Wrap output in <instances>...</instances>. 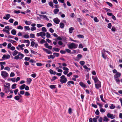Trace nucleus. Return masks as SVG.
Returning <instances> with one entry per match:
<instances>
[{"label":"nucleus","mask_w":122,"mask_h":122,"mask_svg":"<svg viewBox=\"0 0 122 122\" xmlns=\"http://www.w3.org/2000/svg\"><path fill=\"white\" fill-rule=\"evenodd\" d=\"M92 107L95 108H97V106L96 105L92 104Z\"/></svg>","instance_id":"61"},{"label":"nucleus","mask_w":122,"mask_h":122,"mask_svg":"<svg viewBox=\"0 0 122 122\" xmlns=\"http://www.w3.org/2000/svg\"><path fill=\"white\" fill-rule=\"evenodd\" d=\"M35 44V42L33 41H32L31 42V46L32 47H33L34 46Z\"/></svg>","instance_id":"53"},{"label":"nucleus","mask_w":122,"mask_h":122,"mask_svg":"<svg viewBox=\"0 0 122 122\" xmlns=\"http://www.w3.org/2000/svg\"><path fill=\"white\" fill-rule=\"evenodd\" d=\"M100 97L101 100L102 102L105 103L106 102V101L105 100H104L103 98V95H100Z\"/></svg>","instance_id":"22"},{"label":"nucleus","mask_w":122,"mask_h":122,"mask_svg":"<svg viewBox=\"0 0 122 122\" xmlns=\"http://www.w3.org/2000/svg\"><path fill=\"white\" fill-rule=\"evenodd\" d=\"M115 108V106L113 104H111L110 107V108L111 109H113Z\"/></svg>","instance_id":"33"},{"label":"nucleus","mask_w":122,"mask_h":122,"mask_svg":"<svg viewBox=\"0 0 122 122\" xmlns=\"http://www.w3.org/2000/svg\"><path fill=\"white\" fill-rule=\"evenodd\" d=\"M65 51L67 52L68 53H71V50L69 49H65Z\"/></svg>","instance_id":"48"},{"label":"nucleus","mask_w":122,"mask_h":122,"mask_svg":"<svg viewBox=\"0 0 122 122\" xmlns=\"http://www.w3.org/2000/svg\"><path fill=\"white\" fill-rule=\"evenodd\" d=\"M16 84H13L11 87V88L12 89H15L16 88Z\"/></svg>","instance_id":"31"},{"label":"nucleus","mask_w":122,"mask_h":122,"mask_svg":"<svg viewBox=\"0 0 122 122\" xmlns=\"http://www.w3.org/2000/svg\"><path fill=\"white\" fill-rule=\"evenodd\" d=\"M67 76L68 77H70L71 75L72 74V72H70L68 74H67Z\"/></svg>","instance_id":"63"},{"label":"nucleus","mask_w":122,"mask_h":122,"mask_svg":"<svg viewBox=\"0 0 122 122\" xmlns=\"http://www.w3.org/2000/svg\"><path fill=\"white\" fill-rule=\"evenodd\" d=\"M53 20L55 23H59L60 22V20L57 18L54 19Z\"/></svg>","instance_id":"15"},{"label":"nucleus","mask_w":122,"mask_h":122,"mask_svg":"<svg viewBox=\"0 0 122 122\" xmlns=\"http://www.w3.org/2000/svg\"><path fill=\"white\" fill-rule=\"evenodd\" d=\"M17 28L19 29L22 30L23 28L20 25L17 27Z\"/></svg>","instance_id":"59"},{"label":"nucleus","mask_w":122,"mask_h":122,"mask_svg":"<svg viewBox=\"0 0 122 122\" xmlns=\"http://www.w3.org/2000/svg\"><path fill=\"white\" fill-rule=\"evenodd\" d=\"M25 28L26 30H30V28L28 26H25L24 27Z\"/></svg>","instance_id":"57"},{"label":"nucleus","mask_w":122,"mask_h":122,"mask_svg":"<svg viewBox=\"0 0 122 122\" xmlns=\"http://www.w3.org/2000/svg\"><path fill=\"white\" fill-rule=\"evenodd\" d=\"M23 37L24 38L28 39L29 37V36L28 34H25L24 35Z\"/></svg>","instance_id":"32"},{"label":"nucleus","mask_w":122,"mask_h":122,"mask_svg":"<svg viewBox=\"0 0 122 122\" xmlns=\"http://www.w3.org/2000/svg\"><path fill=\"white\" fill-rule=\"evenodd\" d=\"M53 49L54 50V51H55L56 52H59V50L57 48H54Z\"/></svg>","instance_id":"28"},{"label":"nucleus","mask_w":122,"mask_h":122,"mask_svg":"<svg viewBox=\"0 0 122 122\" xmlns=\"http://www.w3.org/2000/svg\"><path fill=\"white\" fill-rule=\"evenodd\" d=\"M83 68L85 69L86 70H90V68H89L86 65H84L83 66Z\"/></svg>","instance_id":"42"},{"label":"nucleus","mask_w":122,"mask_h":122,"mask_svg":"<svg viewBox=\"0 0 122 122\" xmlns=\"http://www.w3.org/2000/svg\"><path fill=\"white\" fill-rule=\"evenodd\" d=\"M4 69L5 70H7L8 71H10V68L8 67H5L4 68Z\"/></svg>","instance_id":"52"},{"label":"nucleus","mask_w":122,"mask_h":122,"mask_svg":"<svg viewBox=\"0 0 122 122\" xmlns=\"http://www.w3.org/2000/svg\"><path fill=\"white\" fill-rule=\"evenodd\" d=\"M25 45L24 44H22L21 45H18V46L16 47V49L18 50H19L20 49L22 50H23L24 48L23 47H24Z\"/></svg>","instance_id":"6"},{"label":"nucleus","mask_w":122,"mask_h":122,"mask_svg":"<svg viewBox=\"0 0 122 122\" xmlns=\"http://www.w3.org/2000/svg\"><path fill=\"white\" fill-rule=\"evenodd\" d=\"M19 52H18L17 51L15 50L13 52L12 54L14 56H16L17 54H19Z\"/></svg>","instance_id":"16"},{"label":"nucleus","mask_w":122,"mask_h":122,"mask_svg":"<svg viewBox=\"0 0 122 122\" xmlns=\"http://www.w3.org/2000/svg\"><path fill=\"white\" fill-rule=\"evenodd\" d=\"M11 44L10 43H9L7 46V48L8 49H10V48L11 47Z\"/></svg>","instance_id":"51"},{"label":"nucleus","mask_w":122,"mask_h":122,"mask_svg":"<svg viewBox=\"0 0 122 122\" xmlns=\"http://www.w3.org/2000/svg\"><path fill=\"white\" fill-rule=\"evenodd\" d=\"M1 75L4 78L7 77L8 75V73L5 71H2L1 72Z\"/></svg>","instance_id":"4"},{"label":"nucleus","mask_w":122,"mask_h":122,"mask_svg":"<svg viewBox=\"0 0 122 122\" xmlns=\"http://www.w3.org/2000/svg\"><path fill=\"white\" fill-rule=\"evenodd\" d=\"M3 31L4 32H5L6 33H7L8 34H10V33L9 32V30H3Z\"/></svg>","instance_id":"43"},{"label":"nucleus","mask_w":122,"mask_h":122,"mask_svg":"<svg viewBox=\"0 0 122 122\" xmlns=\"http://www.w3.org/2000/svg\"><path fill=\"white\" fill-rule=\"evenodd\" d=\"M11 33L12 35H15L16 34V31L15 30L13 29L12 30Z\"/></svg>","instance_id":"23"},{"label":"nucleus","mask_w":122,"mask_h":122,"mask_svg":"<svg viewBox=\"0 0 122 122\" xmlns=\"http://www.w3.org/2000/svg\"><path fill=\"white\" fill-rule=\"evenodd\" d=\"M32 81L31 79L30 78H28L27 79V83L30 84L31 82Z\"/></svg>","instance_id":"18"},{"label":"nucleus","mask_w":122,"mask_h":122,"mask_svg":"<svg viewBox=\"0 0 122 122\" xmlns=\"http://www.w3.org/2000/svg\"><path fill=\"white\" fill-rule=\"evenodd\" d=\"M67 45L68 48L70 49L76 48L78 46V45L74 43H69Z\"/></svg>","instance_id":"1"},{"label":"nucleus","mask_w":122,"mask_h":122,"mask_svg":"<svg viewBox=\"0 0 122 122\" xmlns=\"http://www.w3.org/2000/svg\"><path fill=\"white\" fill-rule=\"evenodd\" d=\"M46 37L47 38H48L50 37L51 36L50 34L49 33H48V32H47L46 33Z\"/></svg>","instance_id":"41"},{"label":"nucleus","mask_w":122,"mask_h":122,"mask_svg":"<svg viewBox=\"0 0 122 122\" xmlns=\"http://www.w3.org/2000/svg\"><path fill=\"white\" fill-rule=\"evenodd\" d=\"M94 20L95 22H98L99 21V20L97 19V18L96 17H95L94 18Z\"/></svg>","instance_id":"56"},{"label":"nucleus","mask_w":122,"mask_h":122,"mask_svg":"<svg viewBox=\"0 0 122 122\" xmlns=\"http://www.w3.org/2000/svg\"><path fill=\"white\" fill-rule=\"evenodd\" d=\"M30 36L31 38H35V35L34 34L31 33L30 34Z\"/></svg>","instance_id":"30"},{"label":"nucleus","mask_w":122,"mask_h":122,"mask_svg":"<svg viewBox=\"0 0 122 122\" xmlns=\"http://www.w3.org/2000/svg\"><path fill=\"white\" fill-rule=\"evenodd\" d=\"M41 37L43 39H45V36L46 35V34L45 33L43 32H41Z\"/></svg>","instance_id":"14"},{"label":"nucleus","mask_w":122,"mask_h":122,"mask_svg":"<svg viewBox=\"0 0 122 122\" xmlns=\"http://www.w3.org/2000/svg\"><path fill=\"white\" fill-rule=\"evenodd\" d=\"M95 113L97 115H98L99 114V112L98 109H97Z\"/></svg>","instance_id":"49"},{"label":"nucleus","mask_w":122,"mask_h":122,"mask_svg":"<svg viewBox=\"0 0 122 122\" xmlns=\"http://www.w3.org/2000/svg\"><path fill=\"white\" fill-rule=\"evenodd\" d=\"M44 50L48 54H51L52 53V52L50 50H48L45 49Z\"/></svg>","instance_id":"26"},{"label":"nucleus","mask_w":122,"mask_h":122,"mask_svg":"<svg viewBox=\"0 0 122 122\" xmlns=\"http://www.w3.org/2000/svg\"><path fill=\"white\" fill-rule=\"evenodd\" d=\"M80 63L81 65L83 66L85 64V62L83 61H81L80 62Z\"/></svg>","instance_id":"40"},{"label":"nucleus","mask_w":122,"mask_h":122,"mask_svg":"<svg viewBox=\"0 0 122 122\" xmlns=\"http://www.w3.org/2000/svg\"><path fill=\"white\" fill-rule=\"evenodd\" d=\"M10 57V56L9 55H4L3 56L2 58L4 59H9Z\"/></svg>","instance_id":"7"},{"label":"nucleus","mask_w":122,"mask_h":122,"mask_svg":"<svg viewBox=\"0 0 122 122\" xmlns=\"http://www.w3.org/2000/svg\"><path fill=\"white\" fill-rule=\"evenodd\" d=\"M49 5L52 8L54 7L52 1H51L48 3Z\"/></svg>","instance_id":"20"},{"label":"nucleus","mask_w":122,"mask_h":122,"mask_svg":"<svg viewBox=\"0 0 122 122\" xmlns=\"http://www.w3.org/2000/svg\"><path fill=\"white\" fill-rule=\"evenodd\" d=\"M77 36L79 38H84V36L81 35H77Z\"/></svg>","instance_id":"35"},{"label":"nucleus","mask_w":122,"mask_h":122,"mask_svg":"<svg viewBox=\"0 0 122 122\" xmlns=\"http://www.w3.org/2000/svg\"><path fill=\"white\" fill-rule=\"evenodd\" d=\"M112 26L111 23H108L107 26L108 28L110 29L111 28Z\"/></svg>","instance_id":"64"},{"label":"nucleus","mask_w":122,"mask_h":122,"mask_svg":"<svg viewBox=\"0 0 122 122\" xmlns=\"http://www.w3.org/2000/svg\"><path fill=\"white\" fill-rule=\"evenodd\" d=\"M55 57V56H53L52 55H51L48 56V59H50L51 58L52 59H53Z\"/></svg>","instance_id":"27"},{"label":"nucleus","mask_w":122,"mask_h":122,"mask_svg":"<svg viewBox=\"0 0 122 122\" xmlns=\"http://www.w3.org/2000/svg\"><path fill=\"white\" fill-rule=\"evenodd\" d=\"M59 11V9H56L54 10L53 11V12L54 14H56Z\"/></svg>","instance_id":"24"},{"label":"nucleus","mask_w":122,"mask_h":122,"mask_svg":"<svg viewBox=\"0 0 122 122\" xmlns=\"http://www.w3.org/2000/svg\"><path fill=\"white\" fill-rule=\"evenodd\" d=\"M14 98L16 100H18L20 98L19 96H16Z\"/></svg>","instance_id":"36"},{"label":"nucleus","mask_w":122,"mask_h":122,"mask_svg":"<svg viewBox=\"0 0 122 122\" xmlns=\"http://www.w3.org/2000/svg\"><path fill=\"white\" fill-rule=\"evenodd\" d=\"M43 26V25L40 24H37V26L38 28L41 27Z\"/></svg>","instance_id":"60"},{"label":"nucleus","mask_w":122,"mask_h":122,"mask_svg":"<svg viewBox=\"0 0 122 122\" xmlns=\"http://www.w3.org/2000/svg\"><path fill=\"white\" fill-rule=\"evenodd\" d=\"M82 56V55L80 54H78L77 55V58L78 59L81 58Z\"/></svg>","instance_id":"58"},{"label":"nucleus","mask_w":122,"mask_h":122,"mask_svg":"<svg viewBox=\"0 0 122 122\" xmlns=\"http://www.w3.org/2000/svg\"><path fill=\"white\" fill-rule=\"evenodd\" d=\"M81 87L85 88L86 87V85L83 83L82 82L80 81L79 83Z\"/></svg>","instance_id":"10"},{"label":"nucleus","mask_w":122,"mask_h":122,"mask_svg":"<svg viewBox=\"0 0 122 122\" xmlns=\"http://www.w3.org/2000/svg\"><path fill=\"white\" fill-rule=\"evenodd\" d=\"M107 116L108 117L110 118L111 119H114L116 117L115 115L110 113H108L107 114Z\"/></svg>","instance_id":"5"},{"label":"nucleus","mask_w":122,"mask_h":122,"mask_svg":"<svg viewBox=\"0 0 122 122\" xmlns=\"http://www.w3.org/2000/svg\"><path fill=\"white\" fill-rule=\"evenodd\" d=\"M45 42V40L44 39H41L40 42V43L41 44H43Z\"/></svg>","instance_id":"38"},{"label":"nucleus","mask_w":122,"mask_h":122,"mask_svg":"<svg viewBox=\"0 0 122 122\" xmlns=\"http://www.w3.org/2000/svg\"><path fill=\"white\" fill-rule=\"evenodd\" d=\"M24 56V55L21 53L20 52H19V53L18 55L14 57V59L15 60H18L19 59H22L23 57Z\"/></svg>","instance_id":"2"},{"label":"nucleus","mask_w":122,"mask_h":122,"mask_svg":"<svg viewBox=\"0 0 122 122\" xmlns=\"http://www.w3.org/2000/svg\"><path fill=\"white\" fill-rule=\"evenodd\" d=\"M103 121L105 122H107L109 121V120L106 116H105L103 117Z\"/></svg>","instance_id":"25"},{"label":"nucleus","mask_w":122,"mask_h":122,"mask_svg":"<svg viewBox=\"0 0 122 122\" xmlns=\"http://www.w3.org/2000/svg\"><path fill=\"white\" fill-rule=\"evenodd\" d=\"M42 31L44 32H46L47 30L46 28L45 27H43L42 28Z\"/></svg>","instance_id":"47"},{"label":"nucleus","mask_w":122,"mask_h":122,"mask_svg":"<svg viewBox=\"0 0 122 122\" xmlns=\"http://www.w3.org/2000/svg\"><path fill=\"white\" fill-rule=\"evenodd\" d=\"M101 82H100L98 83H96L95 84V86L96 88L97 89H98L101 86Z\"/></svg>","instance_id":"9"},{"label":"nucleus","mask_w":122,"mask_h":122,"mask_svg":"<svg viewBox=\"0 0 122 122\" xmlns=\"http://www.w3.org/2000/svg\"><path fill=\"white\" fill-rule=\"evenodd\" d=\"M92 78L94 80L95 83H98V82H100L99 81V80H98L97 78V77H92Z\"/></svg>","instance_id":"11"},{"label":"nucleus","mask_w":122,"mask_h":122,"mask_svg":"<svg viewBox=\"0 0 122 122\" xmlns=\"http://www.w3.org/2000/svg\"><path fill=\"white\" fill-rule=\"evenodd\" d=\"M15 75V74L13 72H12L10 75V77H13Z\"/></svg>","instance_id":"46"},{"label":"nucleus","mask_w":122,"mask_h":122,"mask_svg":"<svg viewBox=\"0 0 122 122\" xmlns=\"http://www.w3.org/2000/svg\"><path fill=\"white\" fill-rule=\"evenodd\" d=\"M70 84H72L73 85L74 84V82L72 81H69L67 82V84L69 86L71 85Z\"/></svg>","instance_id":"21"},{"label":"nucleus","mask_w":122,"mask_h":122,"mask_svg":"<svg viewBox=\"0 0 122 122\" xmlns=\"http://www.w3.org/2000/svg\"><path fill=\"white\" fill-rule=\"evenodd\" d=\"M5 84L6 85H4V87L7 88L9 90L10 88V83H6Z\"/></svg>","instance_id":"12"},{"label":"nucleus","mask_w":122,"mask_h":122,"mask_svg":"<svg viewBox=\"0 0 122 122\" xmlns=\"http://www.w3.org/2000/svg\"><path fill=\"white\" fill-rule=\"evenodd\" d=\"M121 73L119 72H117L114 75V77L115 79L121 76Z\"/></svg>","instance_id":"8"},{"label":"nucleus","mask_w":122,"mask_h":122,"mask_svg":"<svg viewBox=\"0 0 122 122\" xmlns=\"http://www.w3.org/2000/svg\"><path fill=\"white\" fill-rule=\"evenodd\" d=\"M56 85H50V87L51 89H53L55 88Z\"/></svg>","instance_id":"39"},{"label":"nucleus","mask_w":122,"mask_h":122,"mask_svg":"<svg viewBox=\"0 0 122 122\" xmlns=\"http://www.w3.org/2000/svg\"><path fill=\"white\" fill-rule=\"evenodd\" d=\"M69 69H67L66 70L64 71L63 72V74L65 75H66L69 72Z\"/></svg>","instance_id":"34"},{"label":"nucleus","mask_w":122,"mask_h":122,"mask_svg":"<svg viewBox=\"0 0 122 122\" xmlns=\"http://www.w3.org/2000/svg\"><path fill=\"white\" fill-rule=\"evenodd\" d=\"M60 78L61 79L60 80V81L62 84L65 83L67 81V79L64 75L61 76Z\"/></svg>","instance_id":"3"},{"label":"nucleus","mask_w":122,"mask_h":122,"mask_svg":"<svg viewBox=\"0 0 122 122\" xmlns=\"http://www.w3.org/2000/svg\"><path fill=\"white\" fill-rule=\"evenodd\" d=\"M60 26L61 28H63L64 26V23H60Z\"/></svg>","instance_id":"44"},{"label":"nucleus","mask_w":122,"mask_h":122,"mask_svg":"<svg viewBox=\"0 0 122 122\" xmlns=\"http://www.w3.org/2000/svg\"><path fill=\"white\" fill-rule=\"evenodd\" d=\"M10 17V15L9 14H7L5 15V16L3 17L4 19L6 20H8Z\"/></svg>","instance_id":"13"},{"label":"nucleus","mask_w":122,"mask_h":122,"mask_svg":"<svg viewBox=\"0 0 122 122\" xmlns=\"http://www.w3.org/2000/svg\"><path fill=\"white\" fill-rule=\"evenodd\" d=\"M60 52L62 54H64L66 53V51H65L62 50L60 51Z\"/></svg>","instance_id":"62"},{"label":"nucleus","mask_w":122,"mask_h":122,"mask_svg":"<svg viewBox=\"0 0 122 122\" xmlns=\"http://www.w3.org/2000/svg\"><path fill=\"white\" fill-rule=\"evenodd\" d=\"M8 41L9 42H11V43H12V44L15 43H16V41L13 40H12L11 39H10L9 40H8Z\"/></svg>","instance_id":"29"},{"label":"nucleus","mask_w":122,"mask_h":122,"mask_svg":"<svg viewBox=\"0 0 122 122\" xmlns=\"http://www.w3.org/2000/svg\"><path fill=\"white\" fill-rule=\"evenodd\" d=\"M25 96H28L30 95V94L28 92H25Z\"/></svg>","instance_id":"50"},{"label":"nucleus","mask_w":122,"mask_h":122,"mask_svg":"<svg viewBox=\"0 0 122 122\" xmlns=\"http://www.w3.org/2000/svg\"><path fill=\"white\" fill-rule=\"evenodd\" d=\"M74 28L72 27H71L69 29V32L70 33H71L74 30Z\"/></svg>","instance_id":"19"},{"label":"nucleus","mask_w":122,"mask_h":122,"mask_svg":"<svg viewBox=\"0 0 122 122\" xmlns=\"http://www.w3.org/2000/svg\"><path fill=\"white\" fill-rule=\"evenodd\" d=\"M106 111V110L105 109H103L102 108L100 109V111L101 112H104Z\"/></svg>","instance_id":"37"},{"label":"nucleus","mask_w":122,"mask_h":122,"mask_svg":"<svg viewBox=\"0 0 122 122\" xmlns=\"http://www.w3.org/2000/svg\"><path fill=\"white\" fill-rule=\"evenodd\" d=\"M26 86V85L24 84L20 86L19 88L21 90H23L25 88Z\"/></svg>","instance_id":"17"},{"label":"nucleus","mask_w":122,"mask_h":122,"mask_svg":"<svg viewBox=\"0 0 122 122\" xmlns=\"http://www.w3.org/2000/svg\"><path fill=\"white\" fill-rule=\"evenodd\" d=\"M43 19L46 20H49L48 18H47V16L45 15H43Z\"/></svg>","instance_id":"45"},{"label":"nucleus","mask_w":122,"mask_h":122,"mask_svg":"<svg viewBox=\"0 0 122 122\" xmlns=\"http://www.w3.org/2000/svg\"><path fill=\"white\" fill-rule=\"evenodd\" d=\"M53 54L55 55V56L57 57H58L59 55V53H53Z\"/></svg>","instance_id":"54"},{"label":"nucleus","mask_w":122,"mask_h":122,"mask_svg":"<svg viewBox=\"0 0 122 122\" xmlns=\"http://www.w3.org/2000/svg\"><path fill=\"white\" fill-rule=\"evenodd\" d=\"M41 32H40V33H37L36 34V36L37 37H39V36H41Z\"/></svg>","instance_id":"55"}]
</instances>
